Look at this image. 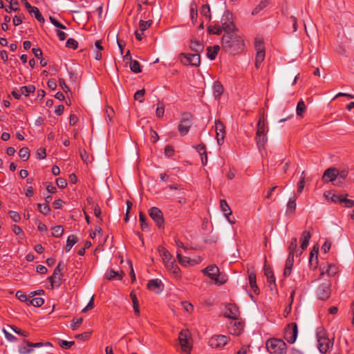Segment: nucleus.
I'll use <instances>...</instances> for the list:
<instances>
[{"instance_id": "1", "label": "nucleus", "mask_w": 354, "mask_h": 354, "mask_svg": "<svg viewBox=\"0 0 354 354\" xmlns=\"http://www.w3.org/2000/svg\"><path fill=\"white\" fill-rule=\"evenodd\" d=\"M245 41L239 30L223 34L221 38V48L230 55H236L245 50Z\"/></svg>"}, {"instance_id": "2", "label": "nucleus", "mask_w": 354, "mask_h": 354, "mask_svg": "<svg viewBox=\"0 0 354 354\" xmlns=\"http://www.w3.org/2000/svg\"><path fill=\"white\" fill-rule=\"evenodd\" d=\"M178 346L183 354H190L193 348V339L189 330H182L178 333Z\"/></svg>"}, {"instance_id": "3", "label": "nucleus", "mask_w": 354, "mask_h": 354, "mask_svg": "<svg viewBox=\"0 0 354 354\" xmlns=\"http://www.w3.org/2000/svg\"><path fill=\"white\" fill-rule=\"evenodd\" d=\"M203 273L207 275L217 285H222L227 280V277L220 273L218 268L214 264L208 266L203 270Z\"/></svg>"}, {"instance_id": "4", "label": "nucleus", "mask_w": 354, "mask_h": 354, "mask_svg": "<svg viewBox=\"0 0 354 354\" xmlns=\"http://www.w3.org/2000/svg\"><path fill=\"white\" fill-rule=\"evenodd\" d=\"M266 348L270 354H286L287 346L283 340L272 338L266 342Z\"/></svg>"}, {"instance_id": "5", "label": "nucleus", "mask_w": 354, "mask_h": 354, "mask_svg": "<svg viewBox=\"0 0 354 354\" xmlns=\"http://www.w3.org/2000/svg\"><path fill=\"white\" fill-rule=\"evenodd\" d=\"M158 252L166 268L176 277L177 265L175 263V259L164 247H159Z\"/></svg>"}, {"instance_id": "6", "label": "nucleus", "mask_w": 354, "mask_h": 354, "mask_svg": "<svg viewBox=\"0 0 354 354\" xmlns=\"http://www.w3.org/2000/svg\"><path fill=\"white\" fill-rule=\"evenodd\" d=\"M317 338L318 348L322 353L325 354L330 348H332L333 343L326 336V333L323 328H317Z\"/></svg>"}, {"instance_id": "7", "label": "nucleus", "mask_w": 354, "mask_h": 354, "mask_svg": "<svg viewBox=\"0 0 354 354\" xmlns=\"http://www.w3.org/2000/svg\"><path fill=\"white\" fill-rule=\"evenodd\" d=\"M255 140L259 147H264L265 144L267 142L268 138L266 131V122L263 117L260 118L258 121Z\"/></svg>"}, {"instance_id": "8", "label": "nucleus", "mask_w": 354, "mask_h": 354, "mask_svg": "<svg viewBox=\"0 0 354 354\" xmlns=\"http://www.w3.org/2000/svg\"><path fill=\"white\" fill-rule=\"evenodd\" d=\"M192 124V115L189 113H183L178 121V133L182 136L187 135Z\"/></svg>"}, {"instance_id": "9", "label": "nucleus", "mask_w": 354, "mask_h": 354, "mask_svg": "<svg viewBox=\"0 0 354 354\" xmlns=\"http://www.w3.org/2000/svg\"><path fill=\"white\" fill-rule=\"evenodd\" d=\"M178 59L185 66L197 67L201 64V57L197 53H180L178 55Z\"/></svg>"}, {"instance_id": "10", "label": "nucleus", "mask_w": 354, "mask_h": 354, "mask_svg": "<svg viewBox=\"0 0 354 354\" xmlns=\"http://www.w3.org/2000/svg\"><path fill=\"white\" fill-rule=\"evenodd\" d=\"M298 330L296 323H290L285 328L283 337L290 344L295 342L297 337Z\"/></svg>"}, {"instance_id": "11", "label": "nucleus", "mask_w": 354, "mask_h": 354, "mask_svg": "<svg viewBox=\"0 0 354 354\" xmlns=\"http://www.w3.org/2000/svg\"><path fill=\"white\" fill-rule=\"evenodd\" d=\"M232 15L230 12H226L221 18V28L224 34L231 33L234 31H238V28L232 21H230V18Z\"/></svg>"}, {"instance_id": "12", "label": "nucleus", "mask_w": 354, "mask_h": 354, "mask_svg": "<svg viewBox=\"0 0 354 354\" xmlns=\"http://www.w3.org/2000/svg\"><path fill=\"white\" fill-rule=\"evenodd\" d=\"M149 216L154 221L156 225L159 228H162L164 226V218L161 210L156 207H151L149 210Z\"/></svg>"}, {"instance_id": "13", "label": "nucleus", "mask_w": 354, "mask_h": 354, "mask_svg": "<svg viewBox=\"0 0 354 354\" xmlns=\"http://www.w3.org/2000/svg\"><path fill=\"white\" fill-rule=\"evenodd\" d=\"M214 129L218 145L221 146L223 144L225 136V126L221 120H216L214 122Z\"/></svg>"}, {"instance_id": "14", "label": "nucleus", "mask_w": 354, "mask_h": 354, "mask_svg": "<svg viewBox=\"0 0 354 354\" xmlns=\"http://www.w3.org/2000/svg\"><path fill=\"white\" fill-rule=\"evenodd\" d=\"M244 324L243 322L236 319H232L228 325V330L233 335H239L243 331Z\"/></svg>"}, {"instance_id": "15", "label": "nucleus", "mask_w": 354, "mask_h": 354, "mask_svg": "<svg viewBox=\"0 0 354 354\" xmlns=\"http://www.w3.org/2000/svg\"><path fill=\"white\" fill-rule=\"evenodd\" d=\"M63 267V262H59L58 265L56 266L53 271V275L48 277V279L49 282L51 283L52 287H53L54 283H57L58 285H59L62 277V270Z\"/></svg>"}, {"instance_id": "16", "label": "nucleus", "mask_w": 354, "mask_h": 354, "mask_svg": "<svg viewBox=\"0 0 354 354\" xmlns=\"http://www.w3.org/2000/svg\"><path fill=\"white\" fill-rule=\"evenodd\" d=\"M317 295L321 300H326L328 299L330 295V282L328 281L321 284L317 290Z\"/></svg>"}, {"instance_id": "17", "label": "nucleus", "mask_w": 354, "mask_h": 354, "mask_svg": "<svg viewBox=\"0 0 354 354\" xmlns=\"http://www.w3.org/2000/svg\"><path fill=\"white\" fill-rule=\"evenodd\" d=\"M224 316L225 317L236 319L239 316V310L238 306L234 304H228L225 306Z\"/></svg>"}, {"instance_id": "18", "label": "nucleus", "mask_w": 354, "mask_h": 354, "mask_svg": "<svg viewBox=\"0 0 354 354\" xmlns=\"http://www.w3.org/2000/svg\"><path fill=\"white\" fill-rule=\"evenodd\" d=\"M229 341V337L225 335H214L209 340V345L212 347L219 348L223 347Z\"/></svg>"}, {"instance_id": "19", "label": "nucleus", "mask_w": 354, "mask_h": 354, "mask_svg": "<svg viewBox=\"0 0 354 354\" xmlns=\"http://www.w3.org/2000/svg\"><path fill=\"white\" fill-rule=\"evenodd\" d=\"M339 171L333 167L327 169L322 176L323 181L325 183L328 182H337L338 178Z\"/></svg>"}, {"instance_id": "20", "label": "nucleus", "mask_w": 354, "mask_h": 354, "mask_svg": "<svg viewBox=\"0 0 354 354\" xmlns=\"http://www.w3.org/2000/svg\"><path fill=\"white\" fill-rule=\"evenodd\" d=\"M147 286L149 290L157 294L160 293L163 289V284L158 279L149 280Z\"/></svg>"}, {"instance_id": "21", "label": "nucleus", "mask_w": 354, "mask_h": 354, "mask_svg": "<svg viewBox=\"0 0 354 354\" xmlns=\"http://www.w3.org/2000/svg\"><path fill=\"white\" fill-rule=\"evenodd\" d=\"M220 208L221 210L223 212L224 216L228 221V222L230 223L231 224H234V221L230 218V216L232 215V211L225 200L222 199L220 201Z\"/></svg>"}, {"instance_id": "22", "label": "nucleus", "mask_w": 354, "mask_h": 354, "mask_svg": "<svg viewBox=\"0 0 354 354\" xmlns=\"http://www.w3.org/2000/svg\"><path fill=\"white\" fill-rule=\"evenodd\" d=\"M248 272L249 283H250V286L251 287V289L253 290V292L255 294H259V290L258 286L257 285L256 274H255L254 270L253 269H251V270L248 269Z\"/></svg>"}, {"instance_id": "23", "label": "nucleus", "mask_w": 354, "mask_h": 354, "mask_svg": "<svg viewBox=\"0 0 354 354\" xmlns=\"http://www.w3.org/2000/svg\"><path fill=\"white\" fill-rule=\"evenodd\" d=\"M296 200L297 198L293 196L290 198L286 205V214L288 216L293 215L296 209Z\"/></svg>"}, {"instance_id": "24", "label": "nucleus", "mask_w": 354, "mask_h": 354, "mask_svg": "<svg viewBox=\"0 0 354 354\" xmlns=\"http://www.w3.org/2000/svg\"><path fill=\"white\" fill-rule=\"evenodd\" d=\"M311 234L308 231H304L301 234L300 241H301V250H305L309 243V241L310 239Z\"/></svg>"}, {"instance_id": "25", "label": "nucleus", "mask_w": 354, "mask_h": 354, "mask_svg": "<svg viewBox=\"0 0 354 354\" xmlns=\"http://www.w3.org/2000/svg\"><path fill=\"white\" fill-rule=\"evenodd\" d=\"M198 263V261L195 259H192L187 257H183L178 254V263H180L181 265H183L184 266H193L194 265H196Z\"/></svg>"}, {"instance_id": "26", "label": "nucleus", "mask_w": 354, "mask_h": 354, "mask_svg": "<svg viewBox=\"0 0 354 354\" xmlns=\"http://www.w3.org/2000/svg\"><path fill=\"white\" fill-rule=\"evenodd\" d=\"M123 272L120 271H115L112 269L109 270L105 275V277L108 280H113L118 277V279L121 280L122 279Z\"/></svg>"}, {"instance_id": "27", "label": "nucleus", "mask_w": 354, "mask_h": 354, "mask_svg": "<svg viewBox=\"0 0 354 354\" xmlns=\"http://www.w3.org/2000/svg\"><path fill=\"white\" fill-rule=\"evenodd\" d=\"M189 12L190 19L192 20V24L194 25L195 23L196 22L198 17L197 4L196 3V2L193 1L190 3Z\"/></svg>"}, {"instance_id": "28", "label": "nucleus", "mask_w": 354, "mask_h": 354, "mask_svg": "<svg viewBox=\"0 0 354 354\" xmlns=\"http://www.w3.org/2000/svg\"><path fill=\"white\" fill-rule=\"evenodd\" d=\"M221 48V46L220 47L218 45H214L212 47V46L207 47V57L211 60H214L216 58V56L217 55Z\"/></svg>"}, {"instance_id": "29", "label": "nucleus", "mask_w": 354, "mask_h": 354, "mask_svg": "<svg viewBox=\"0 0 354 354\" xmlns=\"http://www.w3.org/2000/svg\"><path fill=\"white\" fill-rule=\"evenodd\" d=\"M203 45L198 40L192 39L190 43V48L194 52L199 55L203 50Z\"/></svg>"}, {"instance_id": "30", "label": "nucleus", "mask_w": 354, "mask_h": 354, "mask_svg": "<svg viewBox=\"0 0 354 354\" xmlns=\"http://www.w3.org/2000/svg\"><path fill=\"white\" fill-rule=\"evenodd\" d=\"M130 297L132 300L133 308L135 314L137 316H140L139 303H138V300L137 299L136 295L133 291H131L130 292Z\"/></svg>"}, {"instance_id": "31", "label": "nucleus", "mask_w": 354, "mask_h": 354, "mask_svg": "<svg viewBox=\"0 0 354 354\" xmlns=\"http://www.w3.org/2000/svg\"><path fill=\"white\" fill-rule=\"evenodd\" d=\"M223 92V87L219 82H215L213 85V93L216 98H219Z\"/></svg>"}, {"instance_id": "32", "label": "nucleus", "mask_w": 354, "mask_h": 354, "mask_svg": "<svg viewBox=\"0 0 354 354\" xmlns=\"http://www.w3.org/2000/svg\"><path fill=\"white\" fill-rule=\"evenodd\" d=\"M270 0H263L253 9L252 12V15L258 14L261 10L266 8L270 3Z\"/></svg>"}, {"instance_id": "33", "label": "nucleus", "mask_w": 354, "mask_h": 354, "mask_svg": "<svg viewBox=\"0 0 354 354\" xmlns=\"http://www.w3.org/2000/svg\"><path fill=\"white\" fill-rule=\"evenodd\" d=\"M78 241V239L75 235H70L66 241V245L65 250L66 252H69L72 247Z\"/></svg>"}, {"instance_id": "34", "label": "nucleus", "mask_w": 354, "mask_h": 354, "mask_svg": "<svg viewBox=\"0 0 354 354\" xmlns=\"http://www.w3.org/2000/svg\"><path fill=\"white\" fill-rule=\"evenodd\" d=\"M254 48L257 52H265L264 43L262 37H257L255 38Z\"/></svg>"}, {"instance_id": "35", "label": "nucleus", "mask_w": 354, "mask_h": 354, "mask_svg": "<svg viewBox=\"0 0 354 354\" xmlns=\"http://www.w3.org/2000/svg\"><path fill=\"white\" fill-rule=\"evenodd\" d=\"M306 106L305 105V103H304V100L302 99H301L298 102L297 105V108H296L297 115L300 117H303L304 113L306 111Z\"/></svg>"}, {"instance_id": "36", "label": "nucleus", "mask_w": 354, "mask_h": 354, "mask_svg": "<svg viewBox=\"0 0 354 354\" xmlns=\"http://www.w3.org/2000/svg\"><path fill=\"white\" fill-rule=\"evenodd\" d=\"M201 14L202 16L205 17L208 21H209L212 19L211 17V12H210V8L209 6L207 4L203 5L201 7L200 10Z\"/></svg>"}, {"instance_id": "37", "label": "nucleus", "mask_w": 354, "mask_h": 354, "mask_svg": "<svg viewBox=\"0 0 354 354\" xmlns=\"http://www.w3.org/2000/svg\"><path fill=\"white\" fill-rule=\"evenodd\" d=\"M139 221L140 222V226L142 231H148L149 226L146 222L147 217L142 212H140L139 214Z\"/></svg>"}, {"instance_id": "38", "label": "nucleus", "mask_w": 354, "mask_h": 354, "mask_svg": "<svg viewBox=\"0 0 354 354\" xmlns=\"http://www.w3.org/2000/svg\"><path fill=\"white\" fill-rule=\"evenodd\" d=\"M64 230L62 225H56L52 228V235L59 238L64 234Z\"/></svg>"}, {"instance_id": "39", "label": "nucleus", "mask_w": 354, "mask_h": 354, "mask_svg": "<svg viewBox=\"0 0 354 354\" xmlns=\"http://www.w3.org/2000/svg\"><path fill=\"white\" fill-rule=\"evenodd\" d=\"M130 69L134 73H138L142 71L140 63L135 59L130 62Z\"/></svg>"}, {"instance_id": "40", "label": "nucleus", "mask_w": 354, "mask_h": 354, "mask_svg": "<svg viewBox=\"0 0 354 354\" xmlns=\"http://www.w3.org/2000/svg\"><path fill=\"white\" fill-rule=\"evenodd\" d=\"M35 86L34 85L24 86L20 88V91L25 96H28L30 93H34Z\"/></svg>"}, {"instance_id": "41", "label": "nucleus", "mask_w": 354, "mask_h": 354, "mask_svg": "<svg viewBox=\"0 0 354 354\" xmlns=\"http://www.w3.org/2000/svg\"><path fill=\"white\" fill-rule=\"evenodd\" d=\"M207 32L209 34L220 35L223 31L221 26H209Z\"/></svg>"}, {"instance_id": "42", "label": "nucleus", "mask_w": 354, "mask_h": 354, "mask_svg": "<svg viewBox=\"0 0 354 354\" xmlns=\"http://www.w3.org/2000/svg\"><path fill=\"white\" fill-rule=\"evenodd\" d=\"M265 59V52H257L255 57V67L259 68Z\"/></svg>"}, {"instance_id": "43", "label": "nucleus", "mask_w": 354, "mask_h": 354, "mask_svg": "<svg viewBox=\"0 0 354 354\" xmlns=\"http://www.w3.org/2000/svg\"><path fill=\"white\" fill-rule=\"evenodd\" d=\"M44 303V300L41 297L33 298L32 299H29L28 302V305H32L35 307H40Z\"/></svg>"}, {"instance_id": "44", "label": "nucleus", "mask_w": 354, "mask_h": 354, "mask_svg": "<svg viewBox=\"0 0 354 354\" xmlns=\"http://www.w3.org/2000/svg\"><path fill=\"white\" fill-rule=\"evenodd\" d=\"M297 238L294 237L291 239L290 245L288 247L289 254H292V256H294L295 252L297 250Z\"/></svg>"}, {"instance_id": "45", "label": "nucleus", "mask_w": 354, "mask_h": 354, "mask_svg": "<svg viewBox=\"0 0 354 354\" xmlns=\"http://www.w3.org/2000/svg\"><path fill=\"white\" fill-rule=\"evenodd\" d=\"M152 23H153L152 20H148V21L140 20L139 21V29H140V32H144L145 30H146L149 27L151 26Z\"/></svg>"}, {"instance_id": "46", "label": "nucleus", "mask_w": 354, "mask_h": 354, "mask_svg": "<svg viewBox=\"0 0 354 354\" xmlns=\"http://www.w3.org/2000/svg\"><path fill=\"white\" fill-rule=\"evenodd\" d=\"M29 12L33 13L35 15V18L41 23H44L45 19L39 12V9L37 7H33Z\"/></svg>"}, {"instance_id": "47", "label": "nucleus", "mask_w": 354, "mask_h": 354, "mask_svg": "<svg viewBox=\"0 0 354 354\" xmlns=\"http://www.w3.org/2000/svg\"><path fill=\"white\" fill-rule=\"evenodd\" d=\"M19 156L24 160H25V161L27 160L30 156V151H29L28 148L23 147V148L20 149V150L19 151Z\"/></svg>"}, {"instance_id": "48", "label": "nucleus", "mask_w": 354, "mask_h": 354, "mask_svg": "<svg viewBox=\"0 0 354 354\" xmlns=\"http://www.w3.org/2000/svg\"><path fill=\"white\" fill-rule=\"evenodd\" d=\"M37 206H38L39 211L41 213L44 214V215L48 214L50 212V208L49 205L46 203H45V204L38 203Z\"/></svg>"}, {"instance_id": "49", "label": "nucleus", "mask_w": 354, "mask_h": 354, "mask_svg": "<svg viewBox=\"0 0 354 354\" xmlns=\"http://www.w3.org/2000/svg\"><path fill=\"white\" fill-rule=\"evenodd\" d=\"M145 94V90L144 88L136 91L133 96L134 100H138L140 103L143 102Z\"/></svg>"}, {"instance_id": "50", "label": "nucleus", "mask_w": 354, "mask_h": 354, "mask_svg": "<svg viewBox=\"0 0 354 354\" xmlns=\"http://www.w3.org/2000/svg\"><path fill=\"white\" fill-rule=\"evenodd\" d=\"M295 294V290H293L291 292V293H290V304H288V306L286 307V308L284 310V312H283L285 317H287L288 315V314L291 311V306H292V304L293 302V298H294Z\"/></svg>"}, {"instance_id": "51", "label": "nucleus", "mask_w": 354, "mask_h": 354, "mask_svg": "<svg viewBox=\"0 0 354 354\" xmlns=\"http://www.w3.org/2000/svg\"><path fill=\"white\" fill-rule=\"evenodd\" d=\"M348 172L346 171H339L338 178H337V182L333 184L335 185H339L343 183V180L347 176Z\"/></svg>"}, {"instance_id": "52", "label": "nucleus", "mask_w": 354, "mask_h": 354, "mask_svg": "<svg viewBox=\"0 0 354 354\" xmlns=\"http://www.w3.org/2000/svg\"><path fill=\"white\" fill-rule=\"evenodd\" d=\"M8 327L10 328L15 333L23 337H28L29 335L28 332L23 330L14 325H8Z\"/></svg>"}, {"instance_id": "53", "label": "nucleus", "mask_w": 354, "mask_h": 354, "mask_svg": "<svg viewBox=\"0 0 354 354\" xmlns=\"http://www.w3.org/2000/svg\"><path fill=\"white\" fill-rule=\"evenodd\" d=\"M196 149H198V151L199 152L200 155L201 156L202 162H203V155L205 156V162L207 161V153H206V149L205 146L203 144L198 145L196 147Z\"/></svg>"}, {"instance_id": "54", "label": "nucleus", "mask_w": 354, "mask_h": 354, "mask_svg": "<svg viewBox=\"0 0 354 354\" xmlns=\"http://www.w3.org/2000/svg\"><path fill=\"white\" fill-rule=\"evenodd\" d=\"M74 344H75V342H73V341L68 342V341L63 340V339L59 340V345L62 348H65V349L70 348Z\"/></svg>"}, {"instance_id": "55", "label": "nucleus", "mask_w": 354, "mask_h": 354, "mask_svg": "<svg viewBox=\"0 0 354 354\" xmlns=\"http://www.w3.org/2000/svg\"><path fill=\"white\" fill-rule=\"evenodd\" d=\"M326 272L328 275L334 276L337 272V267L333 264H329Z\"/></svg>"}, {"instance_id": "56", "label": "nucleus", "mask_w": 354, "mask_h": 354, "mask_svg": "<svg viewBox=\"0 0 354 354\" xmlns=\"http://www.w3.org/2000/svg\"><path fill=\"white\" fill-rule=\"evenodd\" d=\"M77 46L78 42L73 38H69L66 43V46L68 48L76 49Z\"/></svg>"}, {"instance_id": "57", "label": "nucleus", "mask_w": 354, "mask_h": 354, "mask_svg": "<svg viewBox=\"0 0 354 354\" xmlns=\"http://www.w3.org/2000/svg\"><path fill=\"white\" fill-rule=\"evenodd\" d=\"M83 319L82 318H74L73 319V323L71 324V329L73 330H76L78 327L80 326V324L82 323Z\"/></svg>"}, {"instance_id": "58", "label": "nucleus", "mask_w": 354, "mask_h": 354, "mask_svg": "<svg viewBox=\"0 0 354 354\" xmlns=\"http://www.w3.org/2000/svg\"><path fill=\"white\" fill-rule=\"evenodd\" d=\"M175 153L174 147L171 145H167L165 148V155L167 157H171Z\"/></svg>"}, {"instance_id": "59", "label": "nucleus", "mask_w": 354, "mask_h": 354, "mask_svg": "<svg viewBox=\"0 0 354 354\" xmlns=\"http://www.w3.org/2000/svg\"><path fill=\"white\" fill-rule=\"evenodd\" d=\"M181 306L183 308L184 310L190 313L191 312H192L193 309H194V306L193 305L188 302V301H183L181 302Z\"/></svg>"}, {"instance_id": "60", "label": "nucleus", "mask_w": 354, "mask_h": 354, "mask_svg": "<svg viewBox=\"0 0 354 354\" xmlns=\"http://www.w3.org/2000/svg\"><path fill=\"white\" fill-rule=\"evenodd\" d=\"M91 332H85L82 334H77L75 336V338L82 339L83 341L88 340L91 337Z\"/></svg>"}, {"instance_id": "61", "label": "nucleus", "mask_w": 354, "mask_h": 354, "mask_svg": "<svg viewBox=\"0 0 354 354\" xmlns=\"http://www.w3.org/2000/svg\"><path fill=\"white\" fill-rule=\"evenodd\" d=\"M305 186V177L301 176L300 180L297 184V192L299 194H301Z\"/></svg>"}, {"instance_id": "62", "label": "nucleus", "mask_w": 354, "mask_h": 354, "mask_svg": "<svg viewBox=\"0 0 354 354\" xmlns=\"http://www.w3.org/2000/svg\"><path fill=\"white\" fill-rule=\"evenodd\" d=\"M165 112V108L162 104L159 103L156 110V115L158 118H160L163 115Z\"/></svg>"}, {"instance_id": "63", "label": "nucleus", "mask_w": 354, "mask_h": 354, "mask_svg": "<svg viewBox=\"0 0 354 354\" xmlns=\"http://www.w3.org/2000/svg\"><path fill=\"white\" fill-rule=\"evenodd\" d=\"M10 217L15 221L19 222L21 219L19 214L15 211H9Z\"/></svg>"}, {"instance_id": "64", "label": "nucleus", "mask_w": 354, "mask_h": 354, "mask_svg": "<svg viewBox=\"0 0 354 354\" xmlns=\"http://www.w3.org/2000/svg\"><path fill=\"white\" fill-rule=\"evenodd\" d=\"M32 351V348L28 347L27 345L26 346H19V352L21 354H29Z\"/></svg>"}]
</instances>
